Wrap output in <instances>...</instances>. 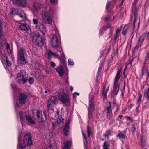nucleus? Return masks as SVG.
I'll use <instances>...</instances> for the list:
<instances>
[{
  "label": "nucleus",
  "instance_id": "nucleus-7",
  "mask_svg": "<svg viewBox=\"0 0 149 149\" xmlns=\"http://www.w3.org/2000/svg\"><path fill=\"white\" fill-rule=\"evenodd\" d=\"M60 37L58 33H57L53 35L51 39V44L52 47L54 48H59L61 46Z\"/></svg>",
  "mask_w": 149,
  "mask_h": 149
},
{
  "label": "nucleus",
  "instance_id": "nucleus-22",
  "mask_svg": "<svg viewBox=\"0 0 149 149\" xmlns=\"http://www.w3.org/2000/svg\"><path fill=\"white\" fill-rule=\"evenodd\" d=\"M5 58L6 64L4 65V67L6 69L9 70L10 68L11 63L10 61H9L6 56H5Z\"/></svg>",
  "mask_w": 149,
  "mask_h": 149
},
{
  "label": "nucleus",
  "instance_id": "nucleus-36",
  "mask_svg": "<svg viewBox=\"0 0 149 149\" xmlns=\"http://www.w3.org/2000/svg\"><path fill=\"white\" fill-rule=\"evenodd\" d=\"M102 63H100V65L99 66V68L98 69V70L97 72V74L96 76V77H98V75L100 73L101 70H102Z\"/></svg>",
  "mask_w": 149,
  "mask_h": 149
},
{
  "label": "nucleus",
  "instance_id": "nucleus-34",
  "mask_svg": "<svg viewBox=\"0 0 149 149\" xmlns=\"http://www.w3.org/2000/svg\"><path fill=\"white\" fill-rule=\"evenodd\" d=\"M63 118L61 117H59L57 120V123L58 124H61V125H62L63 123Z\"/></svg>",
  "mask_w": 149,
  "mask_h": 149
},
{
  "label": "nucleus",
  "instance_id": "nucleus-41",
  "mask_svg": "<svg viewBox=\"0 0 149 149\" xmlns=\"http://www.w3.org/2000/svg\"><path fill=\"white\" fill-rule=\"evenodd\" d=\"M11 86L12 88L15 90V91H16L17 90V87L14 83H13L11 84Z\"/></svg>",
  "mask_w": 149,
  "mask_h": 149
},
{
  "label": "nucleus",
  "instance_id": "nucleus-62",
  "mask_svg": "<svg viewBox=\"0 0 149 149\" xmlns=\"http://www.w3.org/2000/svg\"><path fill=\"white\" fill-rule=\"evenodd\" d=\"M119 35L115 34L114 37V41H116V40L117 38H118V36Z\"/></svg>",
  "mask_w": 149,
  "mask_h": 149
},
{
  "label": "nucleus",
  "instance_id": "nucleus-8",
  "mask_svg": "<svg viewBox=\"0 0 149 149\" xmlns=\"http://www.w3.org/2000/svg\"><path fill=\"white\" fill-rule=\"evenodd\" d=\"M59 100L63 104L66 106H69L70 104V98L66 94L62 93L59 95Z\"/></svg>",
  "mask_w": 149,
  "mask_h": 149
},
{
  "label": "nucleus",
  "instance_id": "nucleus-52",
  "mask_svg": "<svg viewBox=\"0 0 149 149\" xmlns=\"http://www.w3.org/2000/svg\"><path fill=\"white\" fill-rule=\"evenodd\" d=\"M79 95V93H77L76 92H74V93L73 94V97L74 99V98L75 99L76 98V95Z\"/></svg>",
  "mask_w": 149,
  "mask_h": 149
},
{
  "label": "nucleus",
  "instance_id": "nucleus-11",
  "mask_svg": "<svg viewBox=\"0 0 149 149\" xmlns=\"http://www.w3.org/2000/svg\"><path fill=\"white\" fill-rule=\"evenodd\" d=\"M23 142L25 145L28 146H30L33 144L31 134H27L24 136Z\"/></svg>",
  "mask_w": 149,
  "mask_h": 149
},
{
  "label": "nucleus",
  "instance_id": "nucleus-53",
  "mask_svg": "<svg viewBox=\"0 0 149 149\" xmlns=\"http://www.w3.org/2000/svg\"><path fill=\"white\" fill-rule=\"evenodd\" d=\"M120 31L121 29H120L119 28H118L116 30V34L119 35Z\"/></svg>",
  "mask_w": 149,
  "mask_h": 149
},
{
  "label": "nucleus",
  "instance_id": "nucleus-19",
  "mask_svg": "<svg viewBox=\"0 0 149 149\" xmlns=\"http://www.w3.org/2000/svg\"><path fill=\"white\" fill-rule=\"evenodd\" d=\"M145 36L144 35L140 36L138 40L137 46H140L143 42L145 38Z\"/></svg>",
  "mask_w": 149,
  "mask_h": 149
},
{
  "label": "nucleus",
  "instance_id": "nucleus-14",
  "mask_svg": "<svg viewBox=\"0 0 149 149\" xmlns=\"http://www.w3.org/2000/svg\"><path fill=\"white\" fill-rule=\"evenodd\" d=\"M29 27L25 23H19V24L18 29L21 30H28Z\"/></svg>",
  "mask_w": 149,
  "mask_h": 149
},
{
  "label": "nucleus",
  "instance_id": "nucleus-13",
  "mask_svg": "<svg viewBox=\"0 0 149 149\" xmlns=\"http://www.w3.org/2000/svg\"><path fill=\"white\" fill-rule=\"evenodd\" d=\"M27 97L23 93H20L19 95L18 102L19 104H24L26 101Z\"/></svg>",
  "mask_w": 149,
  "mask_h": 149
},
{
  "label": "nucleus",
  "instance_id": "nucleus-29",
  "mask_svg": "<svg viewBox=\"0 0 149 149\" xmlns=\"http://www.w3.org/2000/svg\"><path fill=\"white\" fill-rule=\"evenodd\" d=\"M20 115V118L21 120V121L22 123L24 121V117L25 118V115H26L24 113H22L21 112L19 113Z\"/></svg>",
  "mask_w": 149,
  "mask_h": 149
},
{
  "label": "nucleus",
  "instance_id": "nucleus-57",
  "mask_svg": "<svg viewBox=\"0 0 149 149\" xmlns=\"http://www.w3.org/2000/svg\"><path fill=\"white\" fill-rule=\"evenodd\" d=\"M107 90L106 91H103V93L102 95L105 98H106V94L107 93Z\"/></svg>",
  "mask_w": 149,
  "mask_h": 149
},
{
  "label": "nucleus",
  "instance_id": "nucleus-37",
  "mask_svg": "<svg viewBox=\"0 0 149 149\" xmlns=\"http://www.w3.org/2000/svg\"><path fill=\"white\" fill-rule=\"evenodd\" d=\"M117 136L123 139H125L126 138V136L123 134L121 133L118 134Z\"/></svg>",
  "mask_w": 149,
  "mask_h": 149
},
{
  "label": "nucleus",
  "instance_id": "nucleus-58",
  "mask_svg": "<svg viewBox=\"0 0 149 149\" xmlns=\"http://www.w3.org/2000/svg\"><path fill=\"white\" fill-rule=\"evenodd\" d=\"M149 57V53H147L145 57L146 61H147Z\"/></svg>",
  "mask_w": 149,
  "mask_h": 149
},
{
  "label": "nucleus",
  "instance_id": "nucleus-15",
  "mask_svg": "<svg viewBox=\"0 0 149 149\" xmlns=\"http://www.w3.org/2000/svg\"><path fill=\"white\" fill-rule=\"evenodd\" d=\"M70 120L69 119L68 120L66 124L65 125L63 130L64 133L65 135L66 136H67L68 135L70 127L69 124L70 123Z\"/></svg>",
  "mask_w": 149,
  "mask_h": 149
},
{
  "label": "nucleus",
  "instance_id": "nucleus-60",
  "mask_svg": "<svg viewBox=\"0 0 149 149\" xmlns=\"http://www.w3.org/2000/svg\"><path fill=\"white\" fill-rule=\"evenodd\" d=\"M124 2V0H123L120 3V4L119 5V7H122V6L123 5V4Z\"/></svg>",
  "mask_w": 149,
  "mask_h": 149
},
{
  "label": "nucleus",
  "instance_id": "nucleus-30",
  "mask_svg": "<svg viewBox=\"0 0 149 149\" xmlns=\"http://www.w3.org/2000/svg\"><path fill=\"white\" fill-rule=\"evenodd\" d=\"M149 88L147 90H145V93L144 94V97H146L148 100H149Z\"/></svg>",
  "mask_w": 149,
  "mask_h": 149
},
{
  "label": "nucleus",
  "instance_id": "nucleus-43",
  "mask_svg": "<svg viewBox=\"0 0 149 149\" xmlns=\"http://www.w3.org/2000/svg\"><path fill=\"white\" fill-rule=\"evenodd\" d=\"M50 3L53 4H57L58 0H50Z\"/></svg>",
  "mask_w": 149,
  "mask_h": 149
},
{
  "label": "nucleus",
  "instance_id": "nucleus-17",
  "mask_svg": "<svg viewBox=\"0 0 149 149\" xmlns=\"http://www.w3.org/2000/svg\"><path fill=\"white\" fill-rule=\"evenodd\" d=\"M2 44H4L6 46V48L7 50L8 53L10 54L11 53L12 51L10 47V45L7 43L6 40L5 39H3L1 41Z\"/></svg>",
  "mask_w": 149,
  "mask_h": 149
},
{
  "label": "nucleus",
  "instance_id": "nucleus-26",
  "mask_svg": "<svg viewBox=\"0 0 149 149\" xmlns=\"http://www.w3.org/2000/svg\"><path fill=\"white\" fill-rule=\"evenodd\" d=\"M25 118H26V120L30 124H34L35 123V121L29 115H26Z\"/></svg>",
  "mask_w": 149,
  "mask_h": 149
},
{
  "label": "nucleus",
  "instance_id": "nucleus-39",
  "mask_svg": "<svg viewBox=\"0 0 149 149\" xmlns=\"http://www.w3.org/2000/svg\"><path fill=\"white\" fill-rule=\"evenodd\" d=\"M111 131L109 130H107L106 131V132L104 136L105 137H108L109 135H111Z\"/></svg>",
  "mask_w": 149,
  "mask_h": 149
},
{
  "label": "nucleus",
  "instance_id": "nucleus-24",
  "mask_svg": "<svg viewBox=\"0 0 149 149\" xmlns=\"http://www.w3.org/2000/svg\"><path fill=\"white\" fill-rule=\"evenodd\" d=\"M110 106L108 107L107 109V115L108 117H111L112 116V110L111 109V102H109Z\"/></svg>",
  "mask_w": 149,
  "mask_h": 149
},
{
  "label": "nucleus",
  "instance_id": "nucleus-23",
  "mask_svg": "<svg viewBox=\"0 0 149 149\" xmlns=\"http://www.w3.org/2000/svg\"><path fill=\"white\" fill-rule=\"evenodd\" d=\"M54 52L53 56L56 58H57L59 57V52L60 53L61 55V53L60 51V48H54Z\"/></svg>",
  "mask_w": 149,
  "mask_h": 149
},
{
  "label": "nucleus",
  "instance_id": "nucleus-20",
  "mask_svg": "<svg viewBox=\"0 0 149 149\" xmlns=\"http://www.w3.org/2000/svg\"><path fill=\"white\" fill-rule=\"evenodd\" d=\"M71 146V141L69 140L64 143L63 146V149H69Z\"/></svg>",
  "mask_w": 149,
  "mask_h": 149
},
{
  "label": "nucleus",
  "instance_id": "nucleus-50",
  "mask_svg": "<svg viewBox=\"0 0 149 149\" xmlns=\"http://www.w3.org/2000/svg\"><path fill=\"white\" fill-rule=\"evenodd\" d=\"M54 53H53V52H51V51H49L48 52V54H47L48 56L49 57V56L50 57L51 56H53V55H54Z\"/></svg>",
  "mask_w": 149,
  "mask_h": 149
},
{
  "label": "nucleus",
  "instance_id": "nucleus-35",
  "mask_svg": "<svg viewBox=\"0 0 149 149\" xmlns=\"http://www.w3.org/2000/svg\"><path fill=\"white\" fill-rule=\"evenodd\" d=\"M128 27H127V25L125 24L124 27L122 31V33L123 35H125L128 30Z\"/></svg>",
  "mask_w": 149,
  "mask_h": 149
},
{
  "label": "nucleus",
  "instance_id": "nucleus-4",
  "mask_svg": "<svg viewBox=\"0 0 149 149\" xmlns=\"http://www.w3.org/2000/svg\"><path fill=\"white\" fill-rule=\"evenodd\" d=\"M121 69H120L117 71L114 81V86L112 93L116 95L118 92L119 89L120 84L119 83V79L120 77V73Z\"/></svg>",
  "mask_w": 149,
  "mask_h": 149
},
{
  "label": "nucleus",
  "instance_id": "nucleus-5",
  "mask_svg": "<svg viewBox=\"0 0 149 149\" xmlns=\"http://www.w3.org/2000/svg\"><path fill=\"white\" fill-rule=\"evenodd\" d=\"M32 37L33 42L36 45L41 47L44 45V40L41 36L35 34L32 35Z\"/></svg>",
  "mask_w": 149,
  "mask_h": 149
},
{
  "label": "nucleus",
  "instance_id": "nucleus-33",
  "mask_svg": "<svg viewBox=\"0 0 149 149\" xmlns=\"http://www.w3.org/2000/svg\"><path fill=\"white\" fill-rule=\"evenodd\" d=\"M17 11L16 9L12 8L11 9L10 12V13L11 15H17Z\"/></svg>",
  "mask_w": 149,
  "mask_h": 149
},
{
  "label": "nucleus",
  "instance_id": "nucleus-1",
  "mask_svg": "<svg viewBox=\"0 0 149 149\" xmlns=\"http://www.w3.org/2000/svg\"><path fill=\"white\" fill-rule=\"evenodd\" d=\"M47 8H48V10H44L42 12V18L45 24H50L53 18V11L50 6H48Z\"/></svg>",
  "mask_w": 149,
  "mask_h": 149
},
{
  "label": "nucleus",
  "instance_id": "nucleus-31",
  "mask_svg": "<svg viewBox=\"0 0 149 149\" xmlns=\"http://www.w3.org/2000/svg\"><path fill=\"white\" fill-rule=\"evenodd\" d=\"M64 58L63 54L62 55L61 57L59 59L60 61L61 65H63L64 66L66 65V63L65 62V60L63 58Z\"/></svg>",
  "mask_w": 149,
  "mask_h": 149
},
{
  "label": "nucleus",
  "instance_id": "nucleus-32",
  "mask_svg": "<svg viewBox=\"0 0 149 149\" xmlns=\"http://www.w3.org/2000/svg\"><path fill=\"white\" fill-rule=\"evenodd\" d=\"M19 15L21 17L23 18L24 20H26L27 19L26 14L24 12H22L20 13H19Z\"/></svg>",
  "mask_w": 149,
  "mask_h": 149
},
{
  "label": "nucleus",
  "instance_id": "nucleus-42",
  "mask_svg": "<svg viewBox=\"0 0 149 149\" xmlns=\"http://www.w3.org/2000/svg\"><path fill=\"white\" fill-rule=\"evenodd\" d=\"M11 86L12 88L15 90V91H16L17 90V87L14 83H13L11 84Z\"/></svg>",
  "mask_w": 149,
  "mask_h": 149
},
{
  "label": "nucleus",
  "instance_id": "nucleus-21",
  "mask_svg": "<svg viewBox=\"0 0 149 149\" xmlns=\"http://www.w3.org/2000/svg\"><path fill=\"white\" fill-rule=\"evenodd\" d=\"M36 27L37 28H38L42 33L44 35H45L46 31V29L44 27V26L43 24H40L38 25H36Z\"/></svg>",
  "mask_w": 149,
  "mask_h": 149
},
{
  "label": "nucleus",
  "instance_id": "nucleus-51",
  "mask_svg": "<svg viewBox=\"0 0 149 149\" xmlns=\"http://www.w3.org/2000/svg\"><path fill=\"white\" fill-rule=\"evenodd\" d=\"M103 146L104 148H107L108 146L106 142H104Z\"/></svg>",
  "mask_w": 149,
  "mask_h": 149
},
{
  "label": "nucleus",
  "instance_id": "nucleus-38",
  "mask_svg": "<svg viewBox=\"0 0 149 149\" xmlns=\"http://www.w3.org/2000/svg\"><path fill=\"white\" fill-rule=\"evenodd\" d=\"M111 2H108L107 3L106 5V9L107 11L109 12L111 11L110 9H109V7L110 6Z\"/></svg>",
  "mask_w": 149,
  "mask_h": 149
},
{
  "label": "nucleus",
  "instance_id": "nucleus-40",
  "mask_svg": "<svg viewBox=\"0 0 149 149\" xmlns=\"http://www.w3.org/2000/svg\"><path fill=\"white\" fill-rule=\"evenodd\" d=\"M141 139V143L142 146H144V143L145 142L146 139L144 137L142 136Z\"/></svg>",
  "mask_w": 149,
  "mask_h": 149
},
{
  "label": "nucleus",
  "instance_id": "nucleus-45",
  "mask_svg": "<svg viewBox=\"0 0 149 149\" xmlns=\"http://www.w3.org/2000/svg\"><path fill=\"white\" fill-rule=\"evenodd\" d=\"M68 63L70 65H74V62L71 61V59H69L68 60Z\"/></svg>",
  "mask_w": 149,
  "mask_h": 149
},
{
  "label": "nucleus",
  "instance_id": "nucleus-12",
  "mask_svg": "<svg viewBox=\"0 0 149 149\" xmlns=\"http://www.w3.org/2000/svg\"><path fill=\"white\" fill-rule=\"evenodd\" d=\"M13 4L19 7H25L27 4L26 0H12Z\"/></svg>",
  "mask_w": 149,
  "mask_h": 149
},
{
  "label": "nucleus",
  "instance_id": "nucleus-27",
  "mask_svg": "<svg viewBox=\"0 0 149 149\" xmlns=\"http://www.w3.org/2000/svg\"><path fill=\"white\" fill-rule=\"evenodd\" d=\"M112 106H113V109L115 110L114 113L116 115V112H118L119 110L118 106L114 100H113V103H112Z\"/></svg>",
  "mask_w": 149,
  "mask_h": 149
},
{
  "label": "nucleus",
  "instance_id": "nucleus-25",
  "mask_svg": "<svg viewBox=\"0 0 149 149\" xmlns=\"http://www.w3.org/2000/svg\"><path fill=\"white\" fill-rule=\"evenodd\" d=\"M3 29L1 26V23L0 22V56H1V45L2 44V42H1V40L3 36L2 32Z\"/></svg>",
  "mask_w": 149,
  "mask_h": 149
},
{
  "label": "nucleus",
  "instance_id": "nucleus-46",
  "mask_svg": "<svg viewBox=\"0 0 149 149\" xmlns=\"http://www.w3.org/2000/svg\"><path fill=\"white\" fill-rule=\"evenodd\" d=\"M28 81L30 84H32L34 82V79L33 78H30L28 80Z\"/></svg>",
  "mask_w": 149,
  "mask_h": 149
},
{
  "label": "nucleus",
  "instance_id": "nucleus-6",
  "mask_svg": "<svg viewBox=\"0 0 149 149\" xmlns=\"http://www.w3.org/2000/svg\"><path fill=\"white\" fill-rule=\"evenodd\" d=\"M27 74L25 71L22 70L17 74L16 80L19 84H25L27 82Z\"/></svg>",
  "mask_w": 149,
  "mask_h": 149
},
{
  "label": "nucleus",
  "instance_id": "nucleus-55",
  "mask_svg": "<svg viewBox=\"0 0 149 149\" xmlns=\"http://www.w3.org/2000/svg\"><path fill=\"white\" fill-rule=\"evenodd\" d=\"M33 22L34 24H37L38 20L37 19H33Z\"/></svg>",
  "mask_w": 149,
  "mask_h": 149
},
{
  "label": "nucleus",
  "instance_id": "nucleus-49",
  "mask_svg": "<svg viewBox=\"0 0 149 149\" xmlns=\"http://www.w3.org/2000/svg\"><path fill=\"white\" fill-rule=\"evenodd\" d=\"M85 141L84 142V144L85 147L86 149H87L88 147V143L86 138H85Z\"/></svg>",
  "mask_w": 149,
  "mask_h": 149
},
{
  "label": "nucleus",
  "instance_id": "nucleus-44",
  "mask_svg": "<svg viewBox=\"0 0 149 149\" xmlns=\"http://www.w3.org/2000/svg\"><path fill=\"white\" fill-rule=\"evenodd\" d=\"M87 132L88 135L89 136L91 134V131L90 130V127L88 125L87 127Z\"/></svg>",
  "mask_w": 149,
  "mask_h": 149
},
{
  "label": "nucleus",
  "instance_id": "nucleus-54",
  "mask_svg": "<svg viewBox=\"0 0 149 149\" xmlns=\"http://www.w3.org/2000/svg\"><path fill=\"white\" fill-rule=\"evenodd\" d=\"M50 65L52 67H54L56 66L55 63L53 62H51L50 63Z\"/></svg>",
  "mask_w": 149,
  "mask_h": 149
},
{
  "label": "nucleus",
  "instance_id": "nucleus-59",
  "mask_svg": "<svg viewBox=\"0 0 149 149\" xmlns=\"http://www.w3.org/2000/svg\"><path fill=\"white\" fill-rule=\"evenodd\" d=\"M141 101V99H139L137 102L136 103V104L138 105V107L140 106V102Z\"/></svg>",
  "mask_w": 149,
  "mask_h": 149
},
{
  "label": "nucleus",
  "instance_id": "nucleus-16",
  "mask_svg": "<svg viewBox=\"0 0 149 149\" xmlns=\"http://www.w3.org/2000/svg\"><path fill=\"white\" fill-rule=\"evenodd\" d=\"M37 118L40 122H43L44 121L43 118L42 111L41 110H37L36 112Z\"/></svg>",
  "mask_w": 149,
  "mask_h": 149
},
{
  "label": "nucleus",
  "instance_id": "nucleus-18",
  "mask_svg": "<svg viewBox=\"0 0 149 149\" xmlns=\"http://www.w3.org/2000/svg\"><path fill=\"white\" fill-rule=\"evenodd\" d=\"M55 69L58 72L59 76L63 77L65 73L63 66L61 65L58 67L56 68Z\"/></svg>",
  "mask_w": 149,
  "mask_h": 149
},
{
  "label": "nucleus",
  "instance_id": "nucleus-28",
  "mask_svg": "<svg viewBox=\"0 0 149 149\" xmlns=\"http://www.w3.org/2000/svg\"><path fill=\"white\" fill-rule=\"evenodd\" d=\"M110 26L109 25H107L106 26H104L102 28H101L99 30V35H101L102 34V33H103L107 28L110 27Z\"/></svg>",
  "mask_w": 149,
  "mask_h": 149
},
{
  "label": "nucleus",
  "instance_id": "nucleus-64",
  "mask_svg": "<svg viewBox=\"0 0 149 149\" xmlns=\"http://www.w3.org/2000/svg\"><path fill=\"white\" fill-rule=\"evenodd\" d=\"M111 19V17L108 16L106 17L105 18V21H107L108 20H109Z\"/></svg>",
  "mask_w": 149,
  "mask_h": 149
},
{
  "label": "nucleus",
  "instance_id": "nucleus-2",
  "mask_svg": "<svg viewBox=\"0 0 149 149\" xmlns=\"http://www.w3.org/2000/svg\"><path fill=\"white\" fill-rule=\"evenodd\" d=\"M137 0H135L133 3L132 13L131 16L130 20H132L133 18V29L131 32V34H133L134 32L135 24L137 18V10L136 8V5L137 3Z\"/></svg>",
  "mask_w": 149,
  "mask_h": 149
},
{
  "label": "nucleus",
  "instance_id": "nucleus-10",
  "mask_svg": "<svg viewBox=\"0 0 149 149\" xmlns=\"http://www.w3.org/2000/svg\"><path fill=\"white\" fill-rule=\"evenodd\" d=\"M94 101L92 98H90L89 102V107L88 108V117L89 118H91L92 116V112L94 109L93 105Z\"/></svg>",
  "mask_w": 149,
  "mask_h": 149
},
{
  "label": "nucleus",
  "instance_id": "nucleus-56",
  "mask_svg": "<svg viewBox=\"0 0 149 149\" xmlns=\"http://www.w3.org/2000/svg\"><path fill=\"white\" fill-rule=\"evenodd\" d=\"M136 130V128L135 127L134 125L133 126V127H132L131 128V131L132 132L134 133V131Z\"/></svg>",
  "mask_w": 149,
  "mask_h": 149
},
{
  "label": "nucleus",
  "instance_id": "nucleus-3",
  "mask_svg": "<svg viewBox=\"0 0 149 149\" xmlns=\"http://www.w3.org/2000/svg\"><path fill=\"white\" fill-rule=\"evenodd\" d=\"M27 55L26 51L23 48H21L18 50L17 58L18 62L21 64L24 65L26 62V58Z\"/></svg>",
  "mask_w": 149,
  "mask_h": 149
},
{
  "label": "nucleus",
  "instance_id": "nucleus-48",
  "mask_svg": "<svg viewBox=\"0 0 149 149\" xmlns=\"http://www.w3.org/2000/svg\"><path fill=\"white\" fill-rule=\"evenodd\" d=\"M18 148L19 149H24L25 148V147L24 146H22V145L21 143H19V144L18 146Z\"/></svg>",
  "mask_w": 149,
  "mask_h": 149
},
{
  "label": "nucleus",
  "instance_id": "nucleus-61",
  "mask_svg": "<svg viewBox=\"0 0 149 149\" xmlns=\"http://www.w3.org/2000/svg\"><path fill=\"white\" fill-rule=\"evenodd\" d=\"M126 118L128 119V120H130L131 122H133V120H132V119L131 118V117H130L129 116H127L126 117Z\"/></svg>",
  "mask_w": 149,
  "mask_h": 149
},
{
  "label": "nucleus",
  "instance_id": "nucleus-9",
  "mask_svg": "<svg viewBox=\"0 0 149 149\" xmlns=\"http://www.w3.org/2000/svg\"><path fill=\"white\" fill-rule=\"evenodd\" d=\"M57 98L55 96H52L48 101L47 108L49 110H53L54 104H56L58 102Z\"/></svg>",
  "mask_w": 149,
  "mask_h": 149
},
{
  "label": "nucleus",
  "instance_id": "nucleus-47",
  "mask_svg": "<svg viewBox=\"0 0 149 149\" xmlns=\"http://www.w3.org/2000/svg\"><path fill=\"white\" fill-rule=\"evenodd\" d=\"M48 146H49L50 149H55L56 148V146L54 145H51L50 143H49Z\"/></svg>",
  "mask_w": 149,
  "mask_h": 149
},
{
  "label": "nucleus",
  "instance_id": "nucleus-63",
  "mask_svg": "<svg viewBox=\"0 0 149 149\" xmlns=\"http://www.w3.org/2000/svg\"><path fill=\"white\" fill-rule=\"evenodd\" d=\"M55 123H52V128L53 130H54L55 128Z\"/></svg>",
  "mask_w": 149,
  "mask_h": 149
}]
</instances>
